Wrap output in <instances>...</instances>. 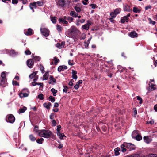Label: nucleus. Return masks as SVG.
Masks as SVG:
<instances>
[{"label":"nucleus","mask_w":157,"mask_h":157,"mask_svg":"<svg viewBox=\"0 0 157 157\" xmlns=\"http://www.w3.org/2000/svg\"><path fill=\"white\" fill-rule=\"evenodd\" d=\"M27 108L25 107H23L22 108H20L19 109V113H24L26 110Z\"/></svg>","instance_id":"nucleus-29"},{"label":"nucleus","mask_w":157,"mask_h":157,"mask_svg":"<svg viewBox=\"0 0 157 157\" xmlns=\"http://www.w3.org/2000/svg\"><path fill=\"white\" fill-rule=\"evenodd\" d=\"M132 11L135 13H140L141 10L136 7H134L132 9Z\"/></svg>","instance_id":"nucleus-21"},{"label":"nucleus","mask_w":157,"mask_h":157,"mask_svg":"<svg viewBox=\"0 0 157 157\" xmlns=\"http://www.w3.org/2000/svg\"><path fill=\"white\" fill-rule=\"evenodd\" d=\"M42 34L45 36H48L49 35V30L46 28H41L40 29Z\"/></svg>","instance_id":"nucleus-4"},{"label":"nucleus","mask_w":157,"mask_h":157,"mask_svg":"<svg viewBox=\"0 0 157 157\" xmlns=\"http://www.w3.org/2000/svg\"><path fill=\"white\" fill-rule=\"evenodd\" d=\"M126 145L125 143H124L123 144H121V151L122 152H125L126 151Z\"/></svg>","instance_id":"nucleus-16"},{"label":"nucleus","mask_w":157,"mask_h":157,"mask_svg":"<svg viewBox=\"0 0 157 157\" xmlns=\"http://www.w3.org/2000/svg\"><path fill=\"white\" fill-rule=\"evenodd\" d=\"M37 71L33 72L29 75V78L31 79L33 78L37 74Z\"/></svg>","instance_id":"nucleus-33"},{"label":"nucleus","mask_w":157,"mask_h":157,"mask_svg":"<svg viewBox=\"0 0 157 157\" xmlns=\"http://www.w3.org/2000/svg\"><path fill=\"white\" fill-rule=\"evenodd\" d=\"M44 140V139L41 138L40 139H38L36 140V142L39 144H41L42 143V142Z\"/></svg>","instance_id":"nucleus-39"},{"label":"nucleus","mask_w":157,"mask_h":157,"mask_svg":"<svg viewBox=\"0 0 157 157\" xmlns=\"http://www.w3.org/2000/svg\"><path fill=\"white\" fill-rule=\"evenodd\" d=\"M76 30V28L74 26H72L71 27L70 29V32L71 33H74Z\"/></svg>","instance_id":"nucleus-26"},{"label":"nucleus","mask_w":157,"mask_h":157,"mask_svg":"<svg viewBox=\"0 0 157 157\" xmlns=\"http://www.w3.org/2000/svg\"><path fill=\"white\" fill-rule=\"evenodd\" d=\"M129 36L132 38H134L137 36L136 33L135 32H132L129 34Z\"/></svg>","instance_id":"nucleus-17"},{"label":"nucleus","mask_w":157,"mask_h":157,"mask_svg":"<svg viewBox=\"0 0 157 157\" xmlns=\"http://www.w3.org/2000/svg\"><path fill=\"white\" fill-rule=\"evenodd\" d=\"M56 80L52 75H51L49 77L48 83L49 84H54L56 82Z\"/></svg>","instance_id":"nucleus-11"},{"label":"nucleus","mask_w":157,"mask_h":157,"mask_svg":"<svg viewBox=\"0 0 157 157\" xmlns=\"http://www.w3.org/2000/svg\"><path fill=\"white\" fill-rule=\"evenodd\" d=\"M72 74V78L76 80L77 78V76L76 75L77 72L75 71L72 70V71L71 72Z\"/></svg>","instance_id":"nucleus-19"},{"label":"nucleus","mask_w":157,"mask_h":157,"mask_svg":"<svg viewBox=\"0 0 157 157\" xmlns=\"http://www.w3.org/2000/svg\"><path fill=\"white\" fill-rule=\"evenodd\" d=\"M49 76L48 71H47L43 75V80H46L48 79Z\"/></svg>","instance_id":"nucleus-14"},{"label":"nucleus","mask_w":157,"mask_h":157,"mask_svg":"<svg viewBox=\"0 0 157 157\" xmlns=\"http://www.w3.org/2000/svg\"><path fill=\"white\" fill-rule=\"evenodd\" d=\"M36 2H34L33 3H30L29 5V7L31 10H32L33 12H34V8H36Z\"/></svg>","instance_id":"nucleus-24"},{"label":"nucleus","mask_w":157,"mask_h":157,"mask_svg":"<svg viewBox=\"0 0 157 157\" xmlns=\"http://www.w3.org/2000/svg\"><path fill=\"white\" fill-rule=\"evenodd\" d=\"M6 121L8 122L13 123L15 121V118L13 115L10 114L7 115L6 118Z\"/></svg>","instance_id":"nucleus-3"},{"label":"nucleus","mask_w":157,"mask_h":157,"mask_svg":"<svg viewBox=\"0 0 157 157\" xmlns=\"http://www.w3.org/2000/svg\"><path fill=\"white\" fill-rule=\"evenodd\" d=\"M74 8L77 13H79L81 11V9L79 7L77 6H75Z\"/></svg>","instance_id":"nucleus-42"},{"label":"nucleus","mask_w":157,"mask_h":157,"mask_svg":"<svg viewBox=\"0 0 157 157\" xmlns=\"http://www.w3.org/2000/svg\"><path fill=\"white\" fill-rule=\"evenodd\" d=\"M24 33L26 35H31L32 34V30L30 28H29L27 30H25Z\"/></svg>","instance_id":"nucleus-12"},{"label":"nucleus","mask_w":157,"mask_h":157,"mask_svg":"<svg viewBox=\"0 0 157 157\" xmlns=\"http://www.w3.org/2000/svg\"><path fill=\"white\" fill-rule=\"evenodd\" d=\"M67 69V67L65 65L60 66L58 68V71L59 72H60L62 71H63L64 70H66Z\"/></svg>","instance_id":"nucleus-13"},{"label":"nucleus","mask_w":157,"mask_h":157,"mask_svg":"<svg viewBox=\"0 0 157 157\" xmlns=\"http://www.w3.org/2000/svg\"><path fill=\"white\" fill-rule=\"evenodd\" d=\"M6 78H2L1 81L0 83V85L2 86H4V85H5L6 83Z\"/></svg>","instance_id":"nucleus-27"},{"label":"nucleus","mask_w":157,"mask_h":157,"mask_svg":"<svg viewBox=\"0 0 157 157\" xmlns=\"http://www.w3.org/2000/svg\"><path fill=\"white\" fill-rule=\"evenodd\" d=\"M29 93L27 89H24L19 93V95L20 98L26 97L28 96Z\"/></svg>","instance_id":"nucleus-2"},{"label":"nucleus","mask_w":157,"mask_h":157,"mask_svg":"<svg viewBox=\"0 0 157 157\" xmlns=\"http://www.w3.org/2000/svg\"><path fill=\"white\" fill-rule=\"evenodd\" d=\"M52 124L53 126H55L56 125V121L55 120H52Z\"/></svg>","instance_id":"nucleus-53"},{"label":"nucleus","mask_w":157,"mask_h":157,"mask_svg":"<svg viewBox=\"0 0 157 157\" xmlns=\"http://www.w3.org/2000/svg\"><path fill=\"white\" fill-rule=\"evenodd\" d=\"M126 157H140V156L138 154H132L129 156H128Z\"/></svg>","instance_id":"nucleus-45"},{"label":"nucleus","mask_w":157,"mask_h":157,"mask_svg":"<svg viewBox=\"0 0 157 157\" xmlns=\"http://www.w3.org/2000/svg\"><path fill=\"white\" fill-rule=\"evenodd\" d=\"M129 19L127 18L126 16H124L123 17L121 18V22L122 23H124L125 22H128L129 21Z\"/></svg>","instance_id":"nucleus-15"},{"label":"nucleus","mask_w":157,"mask_h":157,"mask_svg":"<svg viewBox=\"0 0 157 157\" xmlns=\"http://www.w3.org/2000/svg\"><path fill=\"white\" fill-rule=\"evenodd\" d=\"M13 85H15L16 86H19V83L17 81H13Z\"/></svg>","instance_id":"nucleus-60"},{"label":"nucleus","mask_w":157,"mask_h":157,"mask_svg":"<svg viewBox=\"0 0 157 157\" xmlns=\"http://www.w3.org/2000/svg\"><path fill=\"white\" fill-rule=\"evenodd\" d=\"M49 100L52 102H54L55 101V98L52 96L49 97Z\"/></svg>","instance_id":"nucleus-47"},{"label":"nucleus","mask_w":157,"mask_h":157,"mask_svg":"<svg viewBox=\"0 0 157 157\" xmlns=\"http://www.w3.org/2000/svg\"><path fill=\"white\" fill-rule=\"evenodd\" d=\"M18 0H12V3L13 4H17L18 3Z\"/></svg>","instance_id":"nucleus-64"},{"label":"nucleus","mask_w":157,"mask_h":157,"mask_svg":"<svg viewBox=\"0 0 157 157\" xmlns=\"http://www.w3.org/2000/svg\"><path fill=\"white\" fill-rule=\"evenodd\" d=\"M121 11V9L120 8H117L114 11L116 15H117L119 14Z\"/></svg>","instance_id":"nucleus-40"},{"label":"nucleus","mask_w":157,"mask_h":157,"mask_svg":"<svg viewBox=\"0 0 157 157\" xmlns=\"http://www.w3.org/2000/svg\"><path fill=\"white\" fill-rule=\"evenodd\" d=\"M25 54L27 55H30L31 54V52L29 50H27L25 52Z\"/></svg>","instance_id":"nucleus-55"},{"label":"nucleus","mask_w":157,"mask_h":157,"mask_svg":"<svg viewBox=\"0 0 157 157\" xmlns=\"http://www.w3.org/2000/svg\"><path fill=\"white\" fill-rule=\"evenodd\" d=\"M90 21H88L87 23L82 26V28L84 29L88 30L89 28V26L91 25Z\"/></svg>","instance_id":"nucleus-9"},{"label":"nucleus","mask_w":157,"mask_h":157,"mask_svg":"<svg viewBox=\"0 0 157 157\" xmlns=\"http://www.w3.org/2000/svg\"><path fill=\"white\" fill-rule=\"evenodd\" d=\"M65 45V43L63 42H62L61 44L57 43L56 44V47L59 48H62L64 47Z\"/></svg>","instance_id":"nucleus-18"},{"label":"nucleus","mask_w":157,"mask_h":157,"mask_svg":"<svg viewBox=\"0 0 157 157\" xmlns=\"http://www.w3.org/2000/svg\"><path fill=\"white\" fill-rule=\"evenodd\" d=\"M137 100L140 101L139 104H141L142 103L143 101L142 98L139 96H137Z\"/></svg>","instance_id":"nucleus-44"},{"label":"nucleus","mask_w":157,"mask_h":157,"mask_svg":"<svg viewBox=\"0 0 157 157\" xmlns=\"http://www.w3.org/2000/svg\"><path fill=\"white\" fill-rule=\"evenodd\" d=\"M152 8V6L151 5H149L145 7V9L146 10H148L149 9H151Z\"/></svg>","instance_id":"nucleus-63"},{"label":"nucleus","mask_w":157,"mask_h":157,"mask_svg":"<svg viewBox=\"0 0 157 157\" xmlns=\"http://www.w3.org/2000/svg\"><path fill=\"white\" fill-rule=\"evenodd\" d=\"M51 91L53 95L54 96H55L56 95V93L57 92V90H55L54 88H52L51 90Z\"/></svg>","instance_id":"nucleus-35"},{"label":"nucleus","mask_w":157,"mask_h":157,"mask_svg":"<svg viewBox=\"0 0 157 157\" xmlns=\"http://www.w3.org/2000/svg\"><path fill=\"white\" fill-rule=\"evenodd\" d=\"M86 38V35L85 34H82L80 37V40H83Z\"/></svg>","instance_id":"nucleus-50"},{"label":"nucleus","mask_w":157,"mask_h":157,"mask_svg":"<svg viewBox=\"0 0 157 157\" xmlns=\"http://www.w3.org/2000/svg\"><path fill=\"white\" fill-rule=\"evenodd\" d=\"M43 106L46 109H49L50 108V106H51V104L50 102L44 103L43 104Z\"/></svg>","instance_id":"nucleus-23"},{"label":"nucleus","mask_w":157,"mask_h":157,"mask_svg":"<svg viewBox=\"0 0 157 157\" xmlns=\"http://www.w3.org/2000/svg\"><path fill=\"white\" fill-rule=\"evenodd\" d=\"M110 15L112 18H115L116 17L117 15H116L115 13L113 12L110 13Z\"/></svg>","instance_id":"nucleus-49"},{"label":"nucleus","mask_w":157,"mask_h":157,"mask_svg":"<svg viewBox=\"0 0 157 157\" xmlns=\"http://www.w3.org/2000/svg\"><path fill=\"white\" fill-rule=\"evenodd\" d=\"M150 87L151 88V90H153L155 89V85L153 83L149 84Z\"/></svg>","instance_id":"nucleus-43"},{"label":"nucleus","mask_w":157,"mask_h":157,"mask_svg":"<svg viewBox=\"0 0 157 157\" xmlns=\"http://www.w3.org/2000/svg\"><path fill=\"white\" fill-rule=\"evenodd\" d=\"M90 6L93 9H95L97 7V5L95 4H92L90 5Z\"/></svg>","instance_id":"nucleus-62"},{"label":"nucleus","mask_w":157,"mask_h":157,"mask_svg":"<svg viewBox=\"0 0 157 157\" xmlns=\"http://www.w3.org/2000/svg\"><path fill=\"white\" fill-rule=\"evenodd\" d=\"M139 132L137 130H134L132 133V138H135L136 136L139 134Z\"/></svg>","instance_id":"nucleus-22"},{"label":"nucleus","mask_w":157,"mask_h":157,"mask_svg":"<svg viewBox=\"0 0 157 157\" xmlns=\"http://www.w3.org/2000/svg\"><path fill=\"white\" fill-rule=\"evenodd\" d=\"M38 98L42 100L43 99V95L42 94H39L38 96Z\"/></svg>","instance_id":"nucleus-52"},{"label":"nucleus","mask_w":157,"mask_h":157,"mask_svg":"<svg viewBox=\"0 0 157 157\" xmlns=\"http://www.w3.org/2000/svg\"><path fill=\"white\" fill-rule=\"evenodd\" d=\"M56 28L57 30L59 32H61L63 30V28L60 25H57Z\"/></svg>","instance_id":"nucleus-34"},{"label":"nucleus","mask_w":157,"mask_h":157,"mask_svg":"<svg viewBox=\"0 0 157 157\" xmlns=\"http://www.w3.org/2000/svg\"><path fill=\"white\" fill-rule=\"evenodd\" d=\"M149 21L150 24H152L153 25H154L156 23V22L155 21H152V20L151 19V18H149Z\"/></svg>","instance_id":"nucleus-51"},{"label":"nucleus","mask_w":157,"mask_h":157,"mask_svg":"<svg viewBox=\"0 0 157 157\" xmlns=\"http://www.w3.org/2000/svg\"><path fill=\"white\" fill-rule=\"evenodd\" d=\"M51 20L53 23H55L56 22V17H52L51 18Z\"/></svg>","instance_id":"nucleus-46"},{"label":"nucleus","mask_w":157,"mask_h":157,"mask_svg":"<svg viewBox=\"0 0 157 157\" xmlns=\"http://www.w3.org/2000/svg\"><path fill=\"white\" fill-rule=\"evenodd\" d=\"M9 54L10 55L13 56L18 54V53L17 52H16L14 50H12L10 51Z\"/></svg>","instance_id":"nucleus-25"},{"label":"nucleus","mask_w":157,"mask_h":157,"mask_svg":"<svg viewBox=\"0 0 157 157\" xmlns=\"http://www.w3.org/2000/svg\"><path fill=\"white\" fill-rule=\"evenodd\" d=\"M114 152L115 155L116 156L118 155H119V151H120V149L119 148L117 147L114 149Z\"/></svg>","instance_id":"nucleus-32"},{"label":"nucleus","mask_w":157,"mask_h":157,"mask_svg":"<svg viewBox=\"0 0 157 157\" xmlns=\"http://www.w3.org/2000/svg\"><path fill=\"white\" fill-rule=\"evenodd\" d=\"M56 2L57 6L61 7H63L65 3V0H56Z\"/></svg>","instance_id":"nucleus-5"},{"label":"nucleus","mask_w":157,"mask_h":157,"mask_svg":"<svg viewBox=\"0 0 157 157\" xmlns=\"http://www.w3.org/2000/svg\"><path fill=\"white\" fill-rule=\"evenodd\" d=\"M70 15L74 17H76L78 16V14L74 11H71L70 13Z\"/></svg>","instance_id":"nucleus-30"},{"label":"nucleus","mask_w":157,"mask_h":157,"mask_svg":"<svg viewBox=\"0 0 157 157\" xmlns=\"http://www.w3.org/2000/svg\"><path fill=\"white\" fill-rule=\"evenodd\" d=\"M124 10L125 11L130 12L132 11V9L130 8V6L128 5H126L124 7Z\"/></svg>","instance_id":"nucleus-20"},{"label":"nucleus","mask_w":157,"mask_h":157,"mask_svg":"<svg viewBox=\"0 0 157 157\" xmlns=\"http://www.w3.org/2000/svg\"><path fill=\"white\" fill-rule=\"evenodd\" d=\"M26 63L27 66L29 68H31L33 67L34 64V62L32 59L28 60Z\"/></svg>","instance_id":"nucleus-6"},{"label":"nucleus","mask_w":157,"mask_h":157,"mask_svg":"<svg viewBox=\"0 0 157 157\" xmlns=\"http://www.w3.org/2000/svg\"><path fill=\"white\" fill-rule=\"evenodd\" d=\"M126 147L127 148L129 149L130 150L134 149V146L131 143H125Z\"/></svg>","instance_id":"nucleus-8"},{"label":"nucleus","mask_w":157,"mask_h":157,"mask_svg":"<svg viewBox=\"0 0 157 157\" xmlns=\"http://www.w3.org/2000/svg\"><path fill=\"white\" fill-rule=\"evenodd\" d=\"M57 135L60 139H62L65 136L64 134L63 133H61L60 132H57Z\"/></svg>","instance_id":"nucleus-31"},{"label":"nucleus","mask_w":157,"mask_h":157,"mask_svg":"<svg viewBox=\"0 0 157 157\" xmlns=\"http://www.w3.org/2000/svg\"><path fill=\"white\" fill-rule=\"evenodd\" d=\"M136 140L138 141H140L142 139V137L139 134L137 135L136 137H135Z\"/></svg>","instance_id":"nucleus-38"},{"label":"nucleus","mask_w":157,"mask_h":157,"mask_svg":"<svg viewBox=\"0 0 157 157\" xmlns=\"http://www.w3.org/2000/svg\"><path fill=\"white\" fill-rule=\"evenodd\" d=\"M143 139L144 142L147 144L150 143L152 141L151 138L148 136H144L143 137Z\"/></svg>","instance_id":"nucleus-10"},{"label":"nucleus","mask_w":157,"mask_h":157,"mask_svg":"<svg viewBox=\"0 0 157 157\" xmlns=\"http://www.w3.org/2000/svg\"><path fill=\"white\" fill-rule=\"evenodd\" d=\"M54 115H55L54 113H51L49 116L50 119L51 120H54L53 119L54 118Z\"/></svg>","instance_id":"nucleus-56"},{"label":"nucleus","mask_w":157,"mask_h":157,"mask_svg":"<svg viewBox=\"0 0 157 157\" xmlns=\"http://www.w3.org/2000/svg\"><path fill=\"white\" fill-rule=\"evenodd\" d=\"M71 62H73V60H72V61H71L70 60H69L68 61V63L69 65H70L71 66H72L74 64V63Z\"/></svg>","instance_id":"nucleus-61"},{"label":"nucleus","mask_w":157,"mask_h":157,"mask_svg":"<svg viewBox=\"0 0 157 157\" xmlns=\"http://www.w3.org/2000/svg\"><path fill=\"white\" fill-rule=\"evenodd\" d=\"M38 134L40 136L46 138H50L52 135V133L51 131L44 129L40 130Z\"/></svg>","instance_id":"nucleus-1"},{"label":"nucleus","mask_w":157,"mask_h":157,"mask_svg":"<svg viewBox=\"0 0 157 157\" xmlns=\"http://www.w3.org/2000/svg\"><path fill=\"white\" fill-rule=\"evenodd\" d=\"M36 5L39 6H41L43 5V2L42 1H38L35 2Z\"/></svg>","instance_id":"nucleus-36"},{"label":"nucleus","mask_w":157,"mask_h":157,"mask_svg":"<svg viewBox=\"0 0 157 157\" xmlns=\"http://www.w3.org/2000/svg\"><path fill=\"white\" fill-rule=\"evenodd\" d=\"M66 18H67V20L69 21H72L73 20V18L71 17H66Z\"/></svg>","instance_id":"nucleus-58"},{"label":"nucleus","mask_w":157,"mask_h":157,"mask_svg":"<svg viewBox=\"0 0 157 157\" xmlns=\"http://www.w3.org/2000/svg\"><path fill=\"white\" fill-rule=\"evenodd\" d=\"M66 20V17L64 16L63 18H60L59 19V23H62L63 24H66L68 23V22Z\"/></svg>","instance_id":"nucleus-7"},{"label":"nucleus","mask_w":157,"mask_h":157,"mask_svg":"<svg viewBox=\"0 0 157 157\" xmlns=\"http://www.w3.org/2000/svg\"><path fill=\"white\" fill-rule=\"evenodd\" d=\"M147 157H157V155L156 154H151L148 155Z\"/></svg>","instance_id":"nucleus-48"},{"label":"nucleus","mask_w":157,"mask_h":157,"mask_svg":"<svg viewBox=\"0 0 157 157\" xmlns=\"http://www.w3.org/2000/svg\"><path fill=\"white\" fill-rule=\"evenodd\" d=\"M6 74L4 72H2L1 74V77L2 78H6Z\"/></svg>","instance_id":"nucleus-54"},{"label":"nucleus","mask_w":157,"mask_h":157,"mask_svg":"<svg viewBox=\"0 0 157 157\" xmlns=\"http://www.w3.org/2000/svg\"><path fill=\"white\" fill-rule=\"evenodd\" d=\"M67 89L68 87L67 86H64V89L63 90V91L65 93L67 92Z\"/></svg>","instance_id":"nucleus-59"},{"label":"nucleus","mask_w":157,"mask_h":157,"mask_svg":"<svg viewBox=\"0 0 157 157\" xmlns=\"http://www.w3.org/2000/svg\"><path fill=\"white\" fill-rule=\"evenodd\" d=\"M154 123V121L153 120L147 121V124H153Z\"/></svg>","instance_id":"nucleus-57"},{"label":"nucleus","mask_w":157,"mask_h":157,"mask_svg":"<svg viewBox=\"0 0 157 157\" xmlns=\"http://www.w3.org/2000/svg\"><path fill=\"white\" fill-rule=\"evenodd\" d=\"M29 138L30 140L32 141H34L36 140V138H35V137H34L32 135H30L29 136Z\"/></svg>","instance_id":"nucleus-41"},{"label":"nucleus","mask_w":157,"mask_h":157,"mask_svg":"<svg viewBox=\"0 0 157 157\" xmlns=\"http://www.w3.org/2000/svg\"><path fill=\"white\" fill-rule=\"evenodd\" d=\"M54 60L55 64L56 65H57V63L60 61L59 60L56 56L54 57Z\"/></svg>","instance_id":"nucleus-37"},{"label":"nucleus","mask_w":157,"mask_h":157,"mask_svg":"<svg viewBox=\"0 0 157 157\" xmlns=\"http://www.w3.org/2000/svg\"><path fill=\"white\" fill-rule=\"evenodd\" d=\"M32 58L34 59L35 61H39L40 59V57L39 56H34L33 54H32Z\"/></svg>","instance_id":"nucleus-28"}]
</instances>
